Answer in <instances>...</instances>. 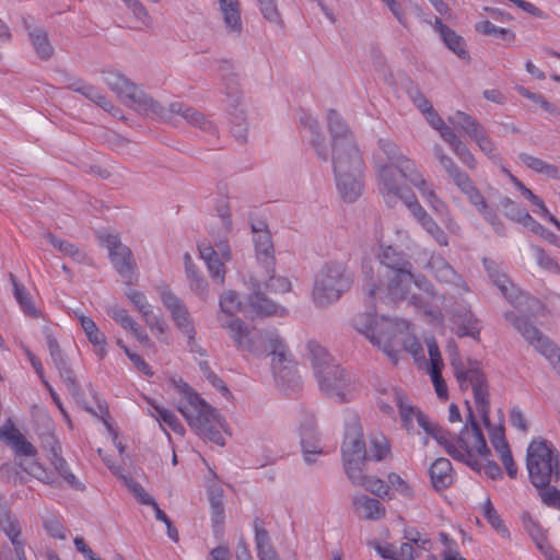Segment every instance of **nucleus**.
Listing matches in <instances>:
<instances>
[{"label":"nucleus","instance_id":"13d9d810","mask_svg":"<svg viewBox=\"0 0 560 560\" xmlns=\"http://www.w3.org/2000/svg\"><path fill=\"white\" fill-rule=\"evenodd\" d=\"M387 481H388L390 492H392V490H394L402 498L409 499V500L415 498L416 490H415L413 485L409 480L402 478L400 475H398L396 472H390L387 476Z\"/></svg>","mask_w":560,"mask_h":560},{"label":"nucleus","instance_id":"cd10ccee","mask_svg":"<svg viewBox=\"0 0 560 560\" xmlns=\"http://www.w3.org/2000/svg\"><path fill=\"white\" fill-rule=\"evenodd\" d=\"M128 301L141 314L142 319L150 330L155 335H164L166 332V324L162 317L153 312L152 305L149 303L145 294L136 289H129L126 292Z\"/></svg>","mask_w":560,"mask_h":560},{"label":"nucleus","instance_id":"7c9ffc66","mask_svg":"<svg viewBox=\"0 0 560 560\" xmlns=\"http://www.w3.org/2000/svg\"><path fill=\"white\" fill-rule=\"evenodd\" d=\"M428 352L430 357V364L428 365V373L430 374L434 389L439 398L447 399V386L442 377V369L444 366L443 360L434 339L427 340Z\"/></svg>","mask_w":560,"mask_h":560},{"label":"nucleus","instance_id":"4468645a","mask_svg":"<svg viewBox=\"0 0 560 560\" xmlns=\"http://www.w3.org/2000/svg\"><path fill=\"white\" fill-rule=\"evenodd\" d=\"M451 364L454 368L455 376L460 389L471 388L475 402L483 422L489 423V400L488 385L480 364L477 361L468 359L463 362L457 353L452 354Z\"/></svg>","mask_w":560,"mask_h":560},{"label":"nucleus","instance_id":"aec40b11","mask_svg":"<svg viewBox=\"0 0 560 560\" xmlns=\"http://www.w3.org/2000/svg\"><path fill=\"white\" fill-rule=\"evenodd\" d=\"M222 92L225 95L226 110L233 125L232 131L235 137L242 139L246 133L247 102L237 75L232 74L223 79Z\"/></svg>","mask_w":560,"mask_h":560},{"label":"nucleus","instance_id":"774afa93","mask_svg":"<svg viewBox=\"0 0 560 560\" xmlns=\"http://www.w3.org/2000/svg\"><path fill=\"white\" fill-rule=\"evenodd\" d=\"M370 453L375 460H382L388 455L389 445L384 435L380 434L371 439Z\"/></svg>","mask_w":560,"mask_h":560},{"label":"nucleus","instance_id":"bf43d9fd","mask_svg":"<svg viewBox=\"0 0 560 560\" xmlns=\"http://www.w3.org/2000/svg\"><path fill=\"white\" fill-rule=\"evenodd\" d=\"M255 542L260 560H279L276 550L269 541L268 533L265 529H256Z\"/></svg>","mask_w":560,"mask_h":560},{"label":"nucleus","instance_id":"e2e57ef3","mask_svg":"<svg viewBox=\"0 0 560 560\" xmlns=\"http://www.w3.org/2000/svg\"><path fill=\"white\" fill-rule=\"evenodd\" d=\"M499 206L506 218L518 223H521L525 215L528 213L525 209H522L516 202L508 197L502 198Z\"/></svg>","mask_w":560,"mask_h":560},{"label":"nucleus","instance_id":"bb28decb","mask_svg":"<svg viewBox=\"0 0 560 560\" xmlns=\"http://www.w3.org/2000/svg\"><path fill=\"white\" fill-rule=\"evenodd\" d=\"M299 434L304 460L308 464L315 463V457L324 454V447L313 417H306L300 423Z\"/></svg>","mask_w":560,"mask_h":560},{"label":"nucleus","instance_id":"1a4fd4ad","mask_svg":"<svg viewBox=\"0 0 560 560\" xmlns=\"http://www.w3.org/2000/svg\"><path fill=\"white\" fill-rule=\"evenodd\" d=\"M470 423L466 424L455 441L452 440L448 432L441 428L442 436L445 442L436 441L443 446L448 455L454 459L464 462L472 469H479V458H487L490 451L487 447L486 440L478 428V424L469 415Z\"/></svg>","mask_w":560,"mask_h":560},{"label":"nucleus","instance_id":"49530a36","mask_svg":"<svg viewBox=\"0 0 560 560\" xmlns=\"http://www.w3.org/2000/svg\"><path fill=\"white\" fill-rule=\"evenodd\" d=\"M523 526L544 556H552L555 549L547 540L546 530L529 515L523 516Z\"/></svg>","mask_w":560,"mask_h":560},{"label":"nucleus","instance_id":"0eeeda50","mask_svg":"<svg viewBox=\"0 0 560 560\" xmlns=\"http://www.w3.org/2000/svg\"><path fill=\"white\" fill-rule=\"evenodd\" d=\"M392 171L393 170L388 167H382L380 170L382 185L381 195L386 205L395 207L399 201H401L411 212L416 221L440 246H447L448 237L444 230L420 205L417 196L411 190L407 187H401L395 182Z\"/></svg>","mask_w":560,"mask_h":560},{"label":"nucleus","instance_id":"412c9836","mask_svg":"<svg viewBox=\"0 0 560 560\" xmlns=\"http://www.w3.org/2000/svg\"><path fill=\"white\" fill-rule=\"evenodd\" d=\"M393 400L399 410L402 427L408 431L415 430V422L435 441L445 442L441 433V427L432 422L421 410L415 408L400 390L392 392Z\"/></svg>","mask_w":560,"mask_h":560},{"label":"nucleus","instance_id":"0e129e2a","mask_svg":"<svg viewBox=\"0 0 560 560\" xmlns=\"http://www.w3.org/2000/svg\"><path fill=\"white\" fill-rule=\"evenodd\" d=\"M143 26H152V18L140 0H121Z\"/></svg>","mask_w":560,"mask_h":560},{"label":"nucleus","instance_id":"de8ad7c7","mask_svg":"<svg viewBox=\"0 0 560 560\" xmlns=\"http://www.w3.org/2000/svg\"><path fill=\"white\" fill-rule=\"evenodd\" d=\"M0 527L14 546L16 556L23 558L25 548L24 541L21 539V526L16 517L9 513L5 514L4 517L0 520Z\"/></svg>","mask_w":560,"mask_h":560},{"label":"nucleus","instance_id":"3c124183","mask_svg":"<svg viewBox=\"0 0 560 560\" xmlns=\"http://www.w3.org/2000/svg\"><path fill=\"white\" fill-rule=\"evenodd\" d=\"M219 307L220 314L218 315V318L236 317V314L243 311L242 301L238 294L233 290L224 291L219 296Z\"/></svg>","mask_w":560,"mask_h":560},{"label":"nucleus","instance_id":"f03ea898","mask_svg":"<svg viewBox=\"0 0 560 560\" xmlns=\"http://www.w3.org/2000/svg\"><path fill=\"white\" fill-rule=\"evenodd\" d=\"M483 265L504 298L514 307L504 312V318L510 322L524 339L541 355H544L560 375V348L532 324L528 313L538 306V301L529 298L515 287L505 273L501 272L494 261L485 259Z\"/></svg>","mask_w":560,"mask_h":560},{"label":"nucleus","instance_id":"a18cd8bd","mask_svg":"<svg viewBox=\"0 0 560 560\" xmlns=\"http://www.w3.org/2000/svg\"><path fill=\"white\" fill-rule=\"evenodd\" d=\"M72 89L94 102L104 110L112 114L114 117H122L118 108H116L109 100L106 98L96 88L86 83H74Z\"/></svg>","mask_w":560,"mask_h":560},{"label":"nucleus","instance_id":"58836bf2","mask_svg":"<svg viewBox=\"0 0 560 560\" xmlns=\"http://www.w3.org/2000/svg\"><path fill=\"white\" fill-rule=\"evenodd\" d=\"M490 443L504 465L508 475L511 478H515L517 475V467L513 460V456L502 428L490 429Z\"/></svg>","mask_w":560,"mask_h":560},{"label":"nucleus","instance_id":"f3484780","mask_svg":"<svg viewBox=\"0 0 560 560\" xmlns=\"http://www.w3.org/2000/svg\"><path fill=\"white\" fill-rule=\"evenodd\" d=\"M219 322L237 350L255 355H262L268 348L267 339L271 336H278V334L273 331H258L254 327L248 326L240 317H219Z\"/></svg>","mask_w":560,"mask_h":560},{"label":"nucleus","instance_id":"72a5a7b5","mask_svg":"<svg viewBox=\"0 0 560 560\" xmlns=\"http://www.w3.org/2000/svg\"><path fill=\"white\" fill-rule=\"evenodd\" d=\"M431 24L433 30L440 35L444 45L451 51H453L462 60L470 59L466 42L459 34L444 24L439 18H435Z\"/></svg>","mask_w":560,"mask_h":560},{"label":"nucleus","instance_id":"b1692460","mask_svg":"<svg viewBox=\"0 0 560 560\" xmlns=\"http://www.w3.org/2000/svg\"><path fill=\"white\" fill-rule=\"evenodd\" d=\"M199 254L205 261L209 276L219 285L225 282V262L232 259L230 246L226 242H219L214 246L202 244L199 246Z\"/></svg>","mask_w":560,"mask_h":560},{"label":"nucleus","instance_id":"393cba45","mask_svg":"<svg viewBox=\"0 0 560 560\" xmlns=\"http://www.w3.org/2000/svg\"><path fill=\"white\" fill-rule=\"evenodd\" d=\"M463 195L466 196L469 203L476 211L494 229L497 233L503 232V224L500 221L497 212L490 207L482 195L477 188L469 175L456 185Z\"/></svg>","mask_w":560,"mask_h":560},{"label":"nucleus","instance_id":"20e7f679","mask_svg":"<svg viewBox=\"0 0 560 560\" xmlns=\"http://www.w3.org/2000/svg\"><path fill=\"white\" fill-rule=\"evenodd\" d=\"M376 311H364L358 313L352 325L354 329L363 335L373 346L381 349L393 362H397L398 346L410 352L416 360L423 358L421 343L410 331V323L405 319L390 318L380 315Z\"/></svg>","mask_w":560,"mask_h":560},{"label":"nucleus","instance_id":"39448f33","mask_svg":"<svg viewBox=\"0 0 560 560\" xmlns=\"http://www.w3.org/2000/svg\"><path fill=\"white\" fill-rule=\"evenodd\" d=\"M170 387L180 397L177 410L185 418L190 429L202 440L217 445H225V434H231L230 427L224 417L182 377L170 376Z\"/></svg>","mask_w":560,"mask_h":560},{"label":"nucleus","instance_id":"6e6d98bb","mask_svg":"<svg viewBox=\"0 0 560 560\" xmlns=\"http://www.w3.org/2000/svg\"><path fill=\"white\" fill-rule=\"evenodd\" d=\"M44 237L52 247L58 249L61 254L69 256L73 260L82 261L84 259V253L73 243L62 241L51 233L44 234Z\"/></svg>","mask_w":560,"mask_h":560},{"label":"nucleus","instance_id":"052dcab7","mask_svg":"<svg viewBox=\"0 0 560 560\" xmlns=\"http://www.w3.org/2000/svg\"><path fill=\"white\" fill-rule=\"evenodd\" d=\"M475 30L486 36L500 37L508 42L515 39V34L509 28L498 27L490 21H480L476 23Z\"/></svg>","mask_w":560,"mask_h":560},{"label":"nucleus","instance_id":"4be33fe9","mask_svg":"<svg viewBox=\"0 0 560 560\" xmlns=\"http://www.w3.org/2000/svg\"><path fill=\"white\" fill-rule=\"evenodd\" d=\"M341 451L347 476L351 474V470H357L364 466L366 448L362 428L357 419H353L347 425Z\"/></svg>","mask_w":560,"mask_h":560},{"label":"nucleus","instance_id":"5701e85b","mask_svg":"<svg viewBox=\"0 0 560 560\" xmlns=\"http://www.w3.org/2000/svg\"><path fill=\"white\" fill-rule=\"evenodd\" d=\"M103 243L108 250L114 269L128 284H131L137 279V264L130 248L124 245L115 234L105 235Z\"/></svg>","mask_w":560,"mask_h":560},{"label":"nucleus","instance_id":"5fc2aeb1","mask_svg":"<svg viewBox=\"0 0 560 560\" xmlns=\"http://www.w3.org/2000/svg\"><path fill=\"white\" fill-rule=\"evenodd\" d=\"M455 332L459 337L469 336L477 338L480 331L478 320L471 314L454 317Z\"/></svg>","mask_w":560,"mask_h":560},{"label":"nucleus","instance_id":"8fccbe9b","mask_svg":"<svg viewBox=\"0 0 560 560\" xmlns=\"http://www.w3.org/2000/svg\"><path fill=\"white\" fill-rule=\"evenodd\" d=\"M518 159L524 165H526L532 171L538 174H542L552 179H560V171L556 165L549 164L548 162L539 158L526 153H521L518 155Z\"/></svg>","mask_w":560,"mask_h":560},{"label":"nucleus","instance_id":"2eb2a0df","mask_svg":"<svg viewBox=\"0 0 560 560\" xmlns=\"http://www.w3.org/2000/svg\"><path fill=\"white\" fill-rule=\"evenodd\" d=\"M413 104L423 114L428 124L435 129L440 137L448 144L452 152L469 170H476L478 162L467 144L456 135L453 128L447 126L435 112L431 103L421 93L412 96Z\"/></svg>","mask_w":560,"mask_h":560},{"label":"nucleus","instance_id":"f704fd0d","mask_svg":"<svg viewBox=\"0 0 560 560\" xmlns=\"http://www.w3.org/2000/svg\"><path fill=\"white\" fill-rule=\"evenodd\" d=\"M348 478L354 486H361L366 491L382 499H393V493L389 491L388 481H384L374 476H368L363 472V467L351 470Z\"/></svg>","mask_w":560,"mask_h":560},{"label":"nucleus","instance_id":"79ce46f5","mask_svg":"<svg viewBox=\"0 0 560 560\" xmlns=\"http://www.w3.org/2000/svg\"><path fill=\"white\" fill-rule=\"evenodd\" d=\"M48 350L51 357V360L59 371L60 377L66 383L67 387L71 392H75L78 389L75 377L72 370L68 366V363L65 359V355L58 345V342L54 338L47 339Z\"/></svg>","mask_w":560,"mask_h":560},{"label":"nucleus","instance_id":"c85d7f7f","mask_svg":"<svg viewBox=\"0 0 560 560\" xmlns=\"http://www.w3.org/2000/svg\"><path fill=\"white\" fill-rule=\"evenodd\" d=\"M253 241L255 244L256 256L262 267H267L268 273L275 266L273 244L271 234L264 222L252 225Z\"/></svg>","mask_w":560,"mask_h":560},{"label":"nucleus","instance_id":"423d86ee","mask_svg":"<svg viewBox=\"0 0 560 560\" xmlns=\"http://www.w3.org/2000/svg\"><path fill=\"white\" fill-rule=\"evenodd\" d=\"M306 351V357L311 362L322 393L337 401L352 399L355 383L351 375L336 364L330 354L318 342L308 341Z\"/></svg>","mask_w":560,"mask_h":560},{"label":"nucleus","instance_id":"c03bdc74","mask_svg":"<svg viewBox=\"0 0 560 560\" xmlns=\"http://www.w3.org/2000/svg\"><path fill=\"white\" fill-rule=\"evenodd\" d=\"M433 276L442 283L462 287L463 280L452 266L441 256H432L428 262Z\"/></svg>","mask_w":560,"mask_h":560},{"label":"nucleus","instance_id":"4c0bfd02","mask_svg":"<svg viewBox=\"0 0 560 560\" xmlns=\"http://www.w3.org/2000/svg\"><path fill=\"white\" fill-rule=\"evenodd\" d=\"M352 506L355 515L364 521H378L386 513L384 505L377 499L365 494L353 495Z\"/></svg>","mask_w":560,"mask_h":560},{"label":"nucleus","instance_id":"864d4df0","mask_svg":"<svg viewBox=\"0 0 560 560\" xmlns=\"http://www.w3.org/2000/svg\"><path fill=\"white\" fill-rule=\"evenodd\" d=\"M30 40L37 56L40 59H48L54 54V47L49 43L47 33L39 27H36L28 33Z\"/></svg>","mask_w":560,"mask_h":560},{"label":"nucleus","instance_id":"6e6552de","mask_svg":"<svg viewBox=\"0 0 560 560\" xmlns=\"http://www.w3.org/2000/svg\"><path fill=\"white\" fill-rule=\"evenodd\" d=\"M327 121L331 135L334 174L364 171L362 153L340 115L329 110Z\"/></svg>","mask_w":560,"mask_h":560},{"label":"nucleus","instance_id":"a19ab883","mask_svg":"<svg viewBox=\"0 0 560 560\" xmlns=\"http://www.w3.org/2000/svg\"><path fill=\"white\" fill-rule=\"evenodd\" d=\"M74 315L77 316L88 340L93 345L96 355L100 359H103L107 354L105 335L100 330L91 317L78 312H75Z\"/></svg>","mask_w":560,"mask_h":560},{"label":"nucleus","instance_id":"c756f323","mask_svg":"<svg viewBox=\"0 0 560 560\" xmlns=\"http://www.w3.org/2000/svg\"><path fill=\"white\" fill-rule=\"evenodd\" d=\"M217 2L225 33L232 37H241L244 23L240 0H217Z\"/></svg>","mask_w":560,"mask_h":560},{"label":"nucleus","instance_id":"9d476101","mask_svg":"<svg viewBox=\"0 0 560 560\" xmlns=\"http://www.w3.org/2000/svg\"><path fill=\"white\" fill-rule=\"evenodd\" d=\"M526 466L532 483L539 489L560 478L559 453L552 443L536 439L527 447Z\"/></svg>","mask_w":560,"mask_h":560},{"label":"nucleus","instance_id":"ddd939ff","mask_svg":"<svg viewBox=\"0 0 560 560\" xmlns=\"http://www.w3.org/2000/svg\"><path fill=\"white\" fill-rule=\"evenodd\" d=\"M275 266L268 273L267 267H264V275H255L250 278L253 293L248 298V306L252 312L259 316L283 315L284 310L278 306L273 301L266 298L262 289L275 293H285L291 289V283L287 278L275 276Z\"/></svg>","mask_w":560,"mask_h":560},{"label":"nucleus","instance_id":"dca6fc26","mask_svg":"<svg viewBox=\"0 0 560 560\" xmlns=\"http://www.w3.org/2000/svg\"><path fill=\"white\" fill-rule=\"evenodd\" d=\"M268 348L264 354L271 355V371L276 383L284 392H296L301 387V380L295 363L288 347L278 336H271Z\"/></svg>","mask_w":560,"mask_h":560},{"label":"nucleus","instance_id":"6ab92c4d","mask_svg":"<svg viewBox=\"0 0 560 560\" xmlns=\"http://www.w3.org/2000/svg\"><path fill=\"white\" fill-rule=\"evenodd\" d=\"M448 121L462 130L478 147V149L493 163L501 162V154L486 128L469 114L456 110L448 116Z\"/></svg>","mask_w":560,"mask_h":560},{"label":"nucleus","instance_id":"a211bd4d","mask_svg":"<svg viewBox=\"0 0 560 560\" xmlns=\"http://www.w3.org/2000/svg\"><path fill=\"white\" fill-rule=\"evenodd\" d=\"M158 293L176 327L187 338L189 351L200 358H206L207 351L196 339L195 324L185 303L168 287H160Z\"/></svg>","mask_w":560,"mask_h":560},{"label":"nucleus","instance_id":"c9c22d12","mask_svg":"<svg viewBox=\"0 0 560 560\" xmlns=\"http://www.w3.org/2000/svg\"><path fill=\"white\" fill-rule=\"evenodd\" d=\"M0 439L9 444L18 457H34L36 448L12 423H7L0 428Z\"/></svg>","mask_w":560,"mask_h":560},{"label":"nucleus","instance_id":"9b49d317","mask_svg":"<svg viewBox=\"0 0 560 560\" xmlns=\"http://www.w3.org/2000/svg\"><path fill=\"white\" fill-rule=\"evenodd\" d=\"M353 278L347 266L329 261L317 272L313 288V300L317 306L337 302L352 285Z\"/></svg>","mask_w":560,"mask_h":560},{"label":"nucleus","instance_id":"4d7b16f0","mask_svg":"<svg viewBox=\"0 0 560 560\" xmlns=\"http://www.w3.org/2000/svg\"><path fill=\"white\" fill-rule=\"evenodd\" d=\"M10 277H11L13 289H14V296H15L18 303L20 304L21 308L23 310V312L33 318L40 317L39 310H37L36 306L33 304L31 296L26 292L25 288L22 284L16 282L13 275H11Z\"/></svg>","mask_w":560,"mask_h":560},{"label":"nucleus","instance_id":"f8f14e48","mask_svg":"<svg viewBox=\"0 0 560 560\" xmlns=\"http://www.w3.org/2000/svg\"><path fill=\"white\" fill-rule=\"evenodd\" d=\"M378 148L387 159V162H385L380 155H376L375 158V168L380 191L382 186L380 170L382 167H388L393 170L392 172L394 179L401 187H405L402 180L409 183L416 189H418V178H420V180H428L415 161L404 155L394 142L387 139H381L378 141Z\"/></svg>","mask_w":560,"mask_h":560},{"label":"nucleus","instance_id":"a878e982","mask_svg":"<svg viewBox=\"0 0 560 560\" xmlns=\"http://www.w3.org/2000/svg\"><path fill=\"white\" fill-rule=\"evenodd\" d=\"M417 182V190L430 206L432 211L442 219L444 225L451 233L459 235L462 228L452 214L448 206L438 196L434 184L430 180H420V178H418Z\"/></svg>","mask_w":560,"mask_h":560},{"label":"nucleus","instance_id":"7ed1b4c3","mask_svg":"<svg viewBox=\"0 0 560 560\" xmlns=\"http://www.w3.org/2000/svg\"><path fill=\"white\" fill-rule=\"evenodd\" d=\"M102 79L122 102L145 116L163 120L180 116L187 124L206 132L217 131L215 125L196 108L183 102H173L168 107H164L116 69H104Z\"/></svg>","mask_w":560,"mask_h":560},{"label":"nucleus","instance_id":"2f4dec72","mask_svg":"<svg viewBox=\"0 0 560 560\" xmlns=\"http://www.w3.org/2000/svg\"><path fill=\"white\" fill-rule=\"evenodd\" d=\"M428 352L430 357V364L428 365V373L430 374L434 389L439 398L447 399V386L442 377V369L444 366L443 360L434 339L427 340Z\"/></svg>","mask_w":560,"mask_h":560},{"label":"nucleus","instance_id":"09e8293b","mask_svg":"<svg viewBox=\"0 0 560 560\" xmlns=\"http://www.w3.org/2000/svg\"><path fill=\"white\" fill-rule=\"evenodd\" d=\"M433 154L455 186L468 176L440 144L434 145Z\"/></svg>","mask_w":560,"mask_h":560},{"label":"nucleus","instance_id":"f257e3e1","mask_svg":"<svg viewBox=\"0 0 560 560\" xmlns=\"http://www.w3.org/2000/svg\"><path fill=\"white\" fill-rule=\"evenodd\" d=\"M377 241V270L363 266L362 301L365 311L390 308L397 302L408 300L415 307L440 320L439 308L444 296L424 277L411 272V262L393 247L389 236L380 235Z\"/></svg>","mask_w":560,"mask_h":560},{"label":"nucleus","instance_id":"ea45409f","mask_svg":"<svg viewBox=\"0 0 560 560\" xmlns=\"http://www.w3.org/2000/svg\"><path fill=\"white\" fill-rule=\"evenodd\" d=\"M145 400L150 406L148 411L149 415L160 423V427L163 431H166V428H168L173 432L184 436L185 428L172 410L160 406L155 400L151 398L145 397Z\"/></svg>","mask_w":560,"mask_h":560},{"label":"nucleus","instance_id":"473e14b6","mask_svg":"<svg viewBox=\"0 0 560 560\" xmlns=\"http://www.w3.org/2000/svg\"><path fill=\"white\" fill-rule=\"evenodd\" d=\"M363 172L335 174L336 187L343 201L354 202L361 196L364 188Z\"/></svg>","mask_w":560,"mask_h":560},{"label":"nucleus","instance_id":"680f3d73","mask_svg":"<svg viewBox=\"0 0 560 560\" xmlns=\"http://www.w3.org/2000/svg\"><path fill=\"white\" fill-rule=\"evenodd\" d=\"M440 540L443 545V559L444 560H466L459 555L458 547L455 540L450 538L445 533L440 534ZM428 560H440L435 555L430 553Z\"/></svg>","mask_w":560,"mask_h":560},{"label":"nucleus","instance_id":"e433bc0d","mask_svg":"<svg viewBox=\"0 0 560 560\" xmlns=\"http://www.w3.org/2000/svg\"><path fill=\"white\" fill-rule=\"evenodd\" d=\"M185 275L190 291L202 302H207L210 295L209 283L200 273L198 267L194 264L189 253L184 254Z\"/></svg>","mask_w":560,"mask_h":560},{"label":"nucleus","instance_id":"603ef678","mask_svg":"<svg viewBox=\"0 0 560 560\" xmlns=\"http://www.w3.org/2000/svg\"><path fill=\"white\" fill-rule=\"evenodd\" d=\"M480 512L488 524L503 538H510V530L502 521L500 514L494 509L489 498L480 505Z\"/></svg>","mask_w":560,"mask_h":560},{"label":"nucleus","instance_id":"37998d69","mask_svg":"<svg viewBox=\"0 0 560 560\" xmlns=\"http://www.w3.org/2000/svg\"><path fill=\"white\" fill-rule=\"evenodd\" d=\"M433 488L438 491L448 488L454 481L452 464L446 458H436L429 469Z\"/></svg>","mask_w":560,"mask_h":560},{"label":"nucleus","instance_id":"338daca9","mask_svg":"<svg viewBox=\"0 0 560 560\" xmlns=\"http://www.w3.org/2000/svg\"><path fill=\"white\" fill-rule=\"evenodd\" d=\"M257 1L259 3L260 12L265 20H267L268 22L276 24V25L282 24L281 15L278 10L276 0H257Z\"/></svg>","mask_w":560,"mask_h":560},{"label":"nucleus","instance_id":"69168bd1","mask_svg":"<svg viewBox=\"0 0 560 560\" xmlns=\"http://www.w3.org/2000/svg\"><path fill=\"white\" fill-rule=\"evenodd\" d=\"M107 314L125 330L130 331L137 325V322L120 306H112L107 310Z\"/></svg>","mask_w":560,"mask_h":560}]
</instances>
